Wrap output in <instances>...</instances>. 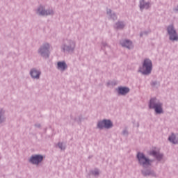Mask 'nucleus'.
Here are the masks:
<instances>
[{
    "instance_id": "nucleus-12",
    "label": "nucleus",
    "mask_w": 178,
    "mask_h": 178,
    "mask_svg": "<svg viewBox=\"0 0 178 178\" xmlns=\"http://www.w3.org/2000/svg\"><path fill=\"white\" fill-rule=\"evenodd\" d=\"M149 3H145V0L140 1V8L143 10V8H149Z\"/></svg>"
},
{
    "instance_id": "nucleus-9",
    "label": "nucleus",
    "mask_w": 178,
    "mask_h": 178,
    "mask_svg": "<svg viewBox=\"0 0 178 178\" xmlns=\"http://www.w3.org/2000/svg\"><path fill=\"white\" fill-rule=\"evenodd\" d=\"M40 71L37 70H32L31 71V76L33 78V79H38V77H40Z\"/></svg>"
},
{
    "instance_id": "nucleus-10",
    "label": "nucleus",
    "mask_w": 178,
    "mask_h": 178,
    "mask_svg": "<svg viewBox=\"0 0 178 178\" xmlns=\"http://www.w3.org/2000/svg\"><path fill=\"white\" fill-rule=\"evenodd\" d=\"M168 140L173 144H177L178 143V135L175 136V134H172L169 138Z\"/></svg>"
},
{
    "instance_id": "nucleus-2",
    "label": "nucleus",
    "mask_w": 178,
    "mask_h": 178,
    "mask_svg": "<svg viewBox=\"0 0 178 178\" xmlns=\"http://www.w3.org/2000/svg\"><path fill=\"white\" fill-rule=\"evenodd\" d=\"M156 98L150 99L149 108H154L156 111V113H162V104L156 103Z\"/></svg>"
},
{
    "instance_id": "nucleus-15",
    "label": "nucleus",
    "mask_w": 178,
    "mask_h": 178,
    "mask_svg": "<svg viewBox=\"0 0 178 178\" xmlns=\"http://www.w3.org/2000/svg\"><path fill=\"white\" fill-rule=\"evenodd\" d=\"M124 26V25L123 22H118L117 23V28H123Z\"/></svg>"
},
{
    "instance_id": "nucleus-13",
    "label": "nucleus",
    "mask_w": 178,
    "mask_h": 178,
    "mask_svg": "<svg viewBox=\"0 0 178 178\" xmlns=\"http://www.w3.org/2000/svg\"><path fill=\"white\" fill-rule=\"evenodd\" d=\"M152 155H154V156H156V158H157V159L160 160L163 158V155L161 154H159V152H156L155 151H153L152 152Z\"/></svg>"
},
{
    "instance_id": "nucleus-1",
    "label": "nucleus",
    "mask_w": 178,
    "mask_h": 178,
    "mask_svg": "<svg viewBox=\"0 0 178 178\" xmlns=\"http://www.w3.org/2000/svg\"><path fill=\"white\" fill-rule=\"evenodd\" d=\"M152 70V62L149 58H145L143 65V67L140 69V72L143 74H149Z\"/></svg>"
},
{
    "instance_id": "nucleus-6",
    "label": "nucleus",
    "mask_w": 178,
    "mask_h": 178,
    "mask_svg": "<svg viewBox=\"0 0 178 178\" xmlns=\"http://www.w3.org/2000/svg\"><path fill=\"white\" fill-rule=\"evenodd\" d=\"M113 123L111 122V120H103L102 122H99L97 124V127L99 129H103L104 127H106V129H110L112 127Z\"/></svg>"
},
{
    "instance_id": "nucleus-8",
    "label": "nucleus",
    "mask_w": 178,
    "mask_h": 178,
    "mask_svg": "<svg viewBox=\"0 0 178 178\" xmlns=\"http://www.w3.org/2000/svg\"><path fill=\"white\" fill-rule=\"evenodd\" d=\"M118 92L122 95H125V94L129 92V88H127V87H120L118 88Z\"/></svg>"
},
{
    "instance_id": "nucleus-17",
    "label": "nucleus",
    "mask_w": 178,
    "mask_h": 178,
    "mask_svg": "<svg viewBox=\"0 0 178 178\" xmlns=\"http://www.w3.org/2000/svg\"><path fill=\"white\" fill-rule=\"evenodd\" d=\"M58 147H59V148H60V149H64V148H65L63 144L61 143H58Z\"/></svg>"
},
{
    "instance_id": "nucleus-16",
    "label": "nucleus",
    "mask_w": 178,
    "mask_h": 178,
    "mask_svg": "<svg viewBox=\"0 0 178 178\" xmlns=\"http://www.w3.org/2000/svg\"><path fill=\"white\" fill-rule=\"evenodd\" d=\"M40 54H41V55H42V54H44V52H45V48H40V51H39Z\"/></svg>"
},
{
    "instance_id": "nucleus-14",
    "label": "nucleus",
    "mask_w": 178,
    "mask_h": 178,
    "mask_svg": "<svg viewBox=\"0 0 178 178\" xmlns=\"http://www.w3.org/2000/svg\"><path fill=\"white\" fill-rule=\"evenodd\" d=\"M38 13H39V15H44L45 11L44 10H42V7H40L38 10Z\"/></svg>"
},
{
    "instance_id": "nucleus-18",
    "label": "nucleus",
    "mask_w": 178,
    "mask_h": 178,
    "mask_svg": "<svg viewBox=\"0 0 178 178\" xmlns=\"http://www.w3.org/2000/svg\"><path fill=\"white\" fill-rule=\"evenodd\" d=\"M52 13H53L52 10H46V15L52 14Z\"/></svg>"
},
{
    "instance_id": "nucleus-21",
    "label": "nucleus",
    "mask_w": 178,
    "mask_h": 178,
    "mask_svg": "<svg viewBox=\"0 0 178 178\" xmlns=\"http://www.w3.org/2000/svg\"><path fill=\"white\" fill-rule=\"evenodd\" d=\"M109 12H110V13H111V10H107V13H109Z\"/></svg>"
},
{
    "instance_id": "nucleus-19",
    "label": "nucleus",
    "mask_w": 178,
    "mask_h": 178,
    "mask_svg": "<svg viewBox=\"0 0 178 178\" xmlns=\"http://www.w3.org/2000/svg\"><path fill=\"white\" fill-rule=\"evenodd\" d=\"M93 173H94V175H99L98 170H95V172Z\"/></svg>"
},
{
    "instance_id": "nucleus-5",
    "label": "nucleus",
    "mask_w": 178,
    "mask_h": 178,
    "mask_svg": "<svg viewBox=\"0 0 178 178\" xmlns=\"http://www.w3.org/2000/svg\"><path fill=\"white\" fill-rule=\"evenodd\" d=\"M44 159V157L41 155H33L30 159L29 162L31 163H33V165H38V163H40V162H42V160Z\"/></svg>"
},
{
    "instance_id": "nucleus-3",
    "label": "nucleus",
    "mask_w": 178,
    "mask_h": 178,
    "mask_svg": "<svg viewBox=\"0 0 178 178\" xmlns=\"http://www.w3.org/2000/svg\"><path fill=\"white\" fill-rule=\"evenodd\" d=\"M168 31L170 35V40H171V41H178V35L173 25H170V26L168 27Z\"/></svg>"
},
{
    "instance_id": "nucleus-7",
    "label": "nucleus",
    "mask_w": 178,
    "mask_h": 178,
    "mask_svg": "<svg viewBox=\"0 0 178 178\" xmlns=\"http://www.w3.org/2000/svg\"><path fill=\"white\" fill-rule=\"evenodd\" d=\"M120 43L122 47H126L127 48H129V49L132 48V42H131V40H122Z\"/></svg>"
},
{
    "instance_id": "nucleus-20",
    "label": "nucleus",
    "mask_w": 178,
    "mask_h": 178,
    "mask_svg": "<svg viewBox=\"0 0 178 178\" xmlns=\"http://www.w3.org/2000/svg\"><path fill=\"white\" fill-rule=\"evenodd\" d=\"M47 47H49V44H46V52H47Z\"/></svg>"
},
{
    "instance_id": "nucleus-11",
    "label": "nucleus",
    "mask_w": 178,
    "mask_h": 178,
    "mask_svg": "<svg viewBox=\"0 0 178 178\" xmlns=\"http://www.w3.org/2000/svg\"><path fill=\"white\" fill-rule=\"evenodd\" d=\"M66 67H67V65L65 62L58 63V69H59L60 70L64 71L65 70Z\"/></svg>"
},
{
    "instance_id": "nucleus-4",
    "label": "nucleus",
    "mask_w": 178,
    "mask_h": 178,
    "mask_svg": "<svg viewBox=\"0 0 178 178\" xmlns=\"http://www.w3.org/2000/svg\"><path fill=\"white\" fill-rule=\"evenodd\" d=\"M137 156L140 163L143 165V166L150 165L151 162H152V161H149V159H147V158H145L144 154H141L140 152L138 154Z\"/></svg>"
}]
</instances>
